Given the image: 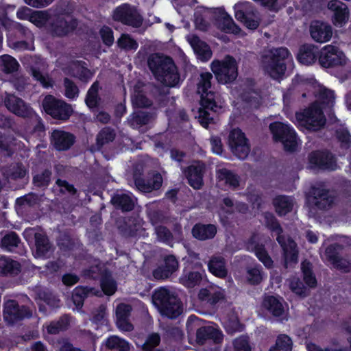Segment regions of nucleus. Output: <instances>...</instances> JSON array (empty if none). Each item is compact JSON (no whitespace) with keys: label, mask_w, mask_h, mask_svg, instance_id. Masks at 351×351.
I'll return each instance as SVG.
<instances>
[{"label":"nucleus","mask_w":351,"mask_h":351,"mask_svg":"<svg viewBox=\"0 0 351 351\" xmlns=\"http://www.w3.org/2000/svg\"><path fill=\"white\" fill-rule=\"evenodd\" d=\"M205 171V165L198 162L195 165H191L184 171L188 180V184L194 189H200L204 185L203 177Z\"/></svg>","instance_id":"nucleus-22"},{"label":"nucleus","mask_w":351,"mask_h":351,"mask_svg":"<svg viewBox=\"0 0 351 351\" xmlns=\"http://www.w3.org/2000/svg\"><path fill=\"white\" fill-rule=\"evenodd\" d=\"M75 141V136L70 132L55 130L51 134V143L58 151L69 149Z\"/></svg>","instance_id":"nucleus-24"},{"label":"nucleus","mask_w":351,"mask_h":351,"mask_svg":"<svg viewBox=\"0 0 351 351\" xmlns=\"http://www.w3.org/2000/svg\"><path fill=\"white\" fill-rule=\"evenodd\" d=\"M198 299L210 306H215L225 299V295L221 290L201 289L198 293Z\"/></svg>","instance_id":"nucleus-35"},{"label":"nucleus","mask_w":351,"mask_h":351,"mask_svg":"<svg viewBox=\"0 0 351 351\" xmlns=\"http://www.w3.org/2000/svg\"><path fill=\"white\" fill-rule=\"evenodd\" d=\"M217 177L219 180L224 181L230 186L237 188L239 186V177L231 170L220 169L217 171Z\"/></svg>","instance_id":"nucleus-44"},{"label":"nucleus","mask_w":351,"mask_h":351,"mask_svg":"<svg viewBox=\"0 0 351 351\" xmlns=\"http://www.w3.org/2000/svg\"><path fill=\"white\" fill-rule=\"evenodd\" d=\"M147 65L156 79L166 86L174 87L179 84L180 74L171 57L152 53L148 58Z\"/></svg>","instance_id":"nucleus-1"},{"label":"nucleus","mask_w":351,"mask_h":351,"mask_svg":"<svg viewBox=\"0 0 351 351\" xmlns=\"http://www.w3.org/2000/svg\"><path fill=\"white\" fill-rule=\"evenodd\" d=\"M77 25L76 18L72 17L68 21L62 14H55L47 25V31L53 37L62 38L73 32Z\"/></svg>","instance_id":"nucleus-14"},{"label":"nucleus","mask_w":351,"mask_h":351,"mask_svg":"<svg viewBox=\"0 0 351 351\" xmlns=\"http://www.w3.org/2000/svg\"><path fill=\"white\" fill-rule=\"evenodd\" d=\"M208 271L215 276L225 278L228 275L226 261L222 256H213L208 263Z\"/></svg>","instance_id":"nucleus-36"},{"label":"nucleus","mask_w":351,"mask_h":351,"mask_svg":"<svg viewBox=\"0 0 351 351\" xmlns=\"http://www.w3.org/2000/svg\"><path fill=\"white\" fill-rule=\"evenodd\" d=\"M160 343V336L158 333L150 334L145 343L143 346V349L145 351H153L154 348L158 346Z\"/></svg>","instance_id":"nucleus-63"},{"label":"nucleus","mask_w":351,"mask_h":351,"mask_svg":"<svg viewBox=\"0 0 351 351\" xmlns=\"http://www.w3.org/2000/svg\"><path fill=\"white\" fill-rule=\"evenodd\" d=\"M312 197L311 203L319 210H327L330 208L334 202L333 197L330 195V191L324 187L323 185L312 186L310 191Z\"/></svg>","instance_id":"nucleus-19"},{"label":"nucleus","mask_w":351,"mask_h":351,"mask_svg":"<svg viewBox=\"0 0 351 351\" xmlns=\"http://www.w3.org/2000/svg\"><path fill=\"white\" fill-rule=\"evenodd\" d=\"M254 253L259 261H261L266 268H273L274 261L267 252L265 245H257L256 251L254 252Z\"/></svg>","instance_id":"nucleus-54"},{"label":"nucleus","mask_w":351,"mask_h":351,"mask_svg":"<svg viewBox=\"0 0 351 351\" xmlns=\"http://www.w3.org/2000/svg\"><path fill=\"white\" fill-rule=\"evenodd\" d=\"M318 63L322 68H335L345 65L346 57L338 47L327 45L319 50Z\"/></svg>","instance_id":"nucleus-13"},{"label":"nucleus","mask_w":351,"mask_h":351,"mask_svg":"<svg viewBox=\"0 0 351 351\" xmlns=\"http://www.w3.org/2000/svg\"><path fill=\"white\" fill-rule=\"evenodd\" d=\"M272 204L277 215L279 217H283L292 211L293 201L289 196L278 195L273 199Z\"/></svg>","instance_id":"nucleus-32"},{"label":"nucleus","mask_w":351,"mask_h":351,"mask_svg":"<svg viewBox=\"0 0 351 351\" xmlns=\"http://www.w3.org/2000/svg\"><path fill=\"white\" fill-rule=\"evenodd\" d=\"M319 49L313 45H303L300 49L297 56L298 61L304 65H311L318 61Z\"/></svg>","instance_id":"nucleus-26"},{"label":"nucleus","mask_w":351,"mask_h":351,"mask_svg":"<svg viewBox=\"0 0 351 351\" xmlns=\"http://www.w3.org/2000/svg\"><path fill=\"white\" fill-rule=\"evenodd\" d=\"M269 130L275 142L283 145L285 151L294 152L298 146L297 133L289 124L274 121L269 124Z\"/></svg>","instance_id":"nucleus-5"},{"label":"nucleus","mask_w":351,"mask_h":351,"mask_svg":"<svg viewBox=\"0 0 351 351\" xmlns=\"http://www.w3.org/2000/svg\"><path fill=\"white\" fill-rule=\"evenodd\" d=\"M0 24L7 31L8 39L12 43L14 49L19 50L29 49L27 40L32 38L33 34L27 27L6 17L0 19Z\"/></svg>","instance_id":"nucleus-4"},{"label":"nucleus","mask_w":351,"mask_h":351,"mask_svg":"<svg viewBox=\"0 0 351 351\" xmlns=\"http://www.w3.org/2000/svg\"><path fill=\"white\" fill-rule=\"evenodd\" d=\"M152 300L160 314L169 319H176L183 312L181 300L175 293L165 287L155 289Z\"/></svg>","instance_id":"nucleus-2"},{"label":"nucleus","mask_w":351,"mask_h":351,"mask_svg":"<svg viewBox=\"0 0 351 351\" xmlns=\"http://www.w3.org/2000/svg\"><path fill=\"white\" fill-rule=\"evenodd\" d=\"M51 19V16L47 11H34L30 16V22L38 27H46Z\"/></svg>","instance_id":"nucleus-49"},{"label":"nucleus","mask_w":351,"mask_h":351,"mask_svg":"<svg viewBox=\"0 0 351 351\" xmlns=\"http://www.w3.org/2000/svg\"><path fill=\"white\" fill-rule=\"evenodd\" d=\"M295 118L306 128L313 130L324 127L326 121L322 108L317 102L313 103L301 112H297Z\"/></svg>","instance_id":"nucleus-9"},{"label":"nucleus","mask_w":351,"mask_h":351,"mask_svg":"<svg viewBox=\"0 0 351 351\" xmlns=\"http://www.w3.org/2000/svg\"><path fill=\"white\" fill-rule=\"evenodd\" d=\"M337 158L328 149L314 150L308 155L307 169L313 171H332L337 169Z\"/></svg>","instance_id":"nucleus-7"},{"label":"nucleus","mask_w":351,"mask_h":351,"mask_svg":"<svg viewBox=\"0 0 351 351\" xmlns=\"http://www.w3.org/2000/svg\"><path fill=\"white\" fill-rule=\"evenodd\" d=\"M264 219L265 226L267 229H269L271 232H283V229L280 226L278 220L274 216L272 213L266 212L264 214Z\"/></svg>","instance_id":"nucleus-56"},{"label":"nucleus","mask_w":351,"mask_h":351,"mask_svg":"<svg viewBox=\"0 0 351 351\" xmlns=\"http://www.w3.org/2000/svg\"><path fill=\"white\" fill-rule=\"evenodd\" d=\"M38 296L51 308L54 309L60 306V300L49 290L40 291Z\"/></svg>","instance_id":"nucleus-52"},{"label":"nucleus","mask_w":351,"mask_h":351,"mask_svg":"<svg viewBox=\"0 0 351 351\" xmlns=\"http://www.w3.org/2000/svg\"><path fill=\"white\" fill-rule=\"evenodd\" d=\"M100 283L101 290L105 295L110 296L116 292L117 285L110 274L106 273L102 275Z\"/></svg>","instance_id":"nucleus-48"},{"label":"nucleus","mask_w":351,"mask_h":351,"mask_svg":"<svg viewBox=\"0 0 351 351\" xmlns=\"http://www.w3.org/2000/svg\"><path fill=\"white\" fill-rule=\"evenodd\" d=\"M21 265L18 261L5 256L0 257V276H15L21 272Z\"/></svg>","instance_id":"nucleus-34"},{"label":"nucleus","mask_w":351,"mask_h":351,"mask_svg":"<svg viewBox=\"0 0 351 351\" xmlns=\"http://www.w3.org/2000/svg\"><path fill=\"white\" fill-rule=\"evenodd\" d=\"M5 107L14 114L21 117H29L32 114V108L21 98L9 94L4 99Z\"/></svg>","instance_id":"nucleus-23"},{"label":"nucleus","mask_w":351,"mask_h":351,"mask_svg":"<svg viewBox=\"0 0 351 351\" xmlns=\"http://www.w3.org/2000/svg\"><path fill=\"white\" fill-rule=\"evenodd\" d=\"M99 100L97 82H94L87 92L85 103L89 108L92 109L99 106Z\"/></svg>","instance_id":"nucleus-53"},{"label":"nucleus","mask_w":351,"mask_h":351,"mask_svg":"<svg viewBox=\"0 0 351 351\" xmlns=\"http://www.w3.org/2000/svg\"><path fill=\"white\" fill-rule=\"evenodd\" d=\"M116 137L114 130L110 127L103 128L96 136V145L98 149L103 147L104 145L112 142Z\"/></svg>","instance_id":"nucleus-40"},{"label":"nucleus","mask_w":351,"mask_h":351,"mask_svg":"<svg viewBox=\"0 0 351 351\" xmlns=\"http://www.w3.org/2000/svg\"><path fill=\"white\" fill-rule=\"evenodd\" d=\"M3 315L4 320L10 325L18 323L32 316V311L26 305H21L15 300L4 302Z\"/></svg>","instance_id":"nucleus-11"},{"label":"nucleus","mask_w":351,"mask_h":351,"mask_svg":"<svg viewBox=\"0 0 351 351\" xmlns=\"http://www.w3.org/2000/svg\"><path fill=\"white\" fill-rule=\"evenodd\" d=\"M242 4L237 3L234 5V16L236 19L243 24L247 29L254 30L256 29L260 22L258 19L254 18V12L251 11H244L240 8Z\"/></svg>","instance_id":"nucleus-28"},{"label":"nucleus","mask_w":351,"mask_h":351,"mask_svg":"<svg viewBox=\"0 0 351 351\" xmlns=\"http://www.w3.org/2000/svg\"><path fill=\"white\" fill-rule=\"evenodd\" d=\"M132 125L143 126L148 124L152 119V114L148 112L137 111L131 115Z\"/></svg>","instance_id":"nucleus-55"},{"label":"nucleus","mask_w":351,"mask_h":351,"mask_svg":"<svg viewBox=\"0 0 351 351\" xmlns=\"http://www.w3.org/2000/svg\"><path fill=\"white\" fill-rule=\"evenodd\" d=\"M327 7L333 12L332 23L337 27H342L349 19L350 12L348 6L340 0H330Z\"/></svg>","instance_id":"nucleus-20"},{"label":"nucleus","mask_w":351,"mask_h":351,"mask_svg":"<svg viewBox=\"0 0 351 351\" xmlns=\"http://www.w3.org/2000/svg\"><path fill=\"white\" fill-rule=\"evenodd\" d=\"M282 251L284 267L285 268H288L289 265L296 264L298 263V250L293 241H291L287 248H285Z\"/></svg>","instance_id":"nucleus-42"},{"label":"nucleus","mask_w":351,"mask_h":351,"mask_svg":"<svg viewBox=\"0 0 351 351\" xmlns=\"http://www.w3.org/2000/svg\"><path fill=\"white\" fill-rule=\"evenodd\" d=\"M21 243V239L16 232H8L1 239L0 247L3 250L12 252Z\"/></svg>","instance_id":"nucleus-38"},{"label":"nucleus","mask_w":351,"mask_h":351,"mask_svg":"<svg viewBox=\"0 0 351 351\" xmlns=\"http://www.w3.org/2000/svg\"><path fill=\"white\" fill-rule=\"evenodd\" d=\"M204 321L195 315H191L186 321V328L187 333L191 335L196 333L198 328L202 327Z\"/></svg>","instance_id":"nucleus-58"},{"label":"nucleus","mask_w":351,"mask_h":351,"mask_svg":"<svg viewBox=\"0 0 351 351\" xmlns=\"http://www.w3.org/2000/svg\"><path fill=\"white\" fill-rule=\"evenodd\" d=\"M303 281L310 288L317 287V281L313 271L312 264L309 261H303L301 264Z\"/></svg>","instance_id":"nucleus-41"},{"label":"nucleus","mask_w":351,"mask_h":351,"mask_svg":"<svg viewBox=\"0 0 351 351\" xmlns=\"http://www.w3.org/2000/svg\"><path fill=\"white\" fill-rule=\"evenodd\" d=\"M99 36L103 43L107 47H111L114 41V32L111 27L108 25H103L99 31Z\"/></svg>","instance_id":"nucleus-61"},{"label":"nucleus","mask_w":351,"mask_h":351,"mask_svg":"<svg viewBox=\"0 0 351 351\" xmlns=\"http://www.w3.org/2000/svg\"><path fill=\"white\" fill-rule=\"evenodd\" d=\"M263 306L275 317H280L285 313L281 300L274 295L265 296L263 300Z\"/></svg>","instance_id":"nucleus-33"},{"label":"nucleus","mask_w":351,"mask_h":351,"mask_svg":"<svg viewBox=\"0 0 351 351\" xmlns=\"http://www.w3.org/2000/svg\"><path fill=\"white\" fill-rule=\"evenodd\" d=\"M64 86L65 89L64 95L66 97L73 99L78 97L79 88L73 80L65 77L64 79Z\"/></svg>","instance_id":"nucleus-60"},{"label":"nucleus","mask_w":351,"mask_h":351,"mask_svg":"<svg viewBox=\"0 0 351 351\" xmlns=\"http://www.w3.org/2000/svg\"><path fill=\"white\" fill-rule=\"evenodd\" d=\"M337 138L341 143V147L345 149L351 147V134L347 130L337 131Z\"/></svg>","instance_id":"nucleus-64"},{"label":"nucleus","mask_w":351,"mask_h":351,"mask_svg":"<svg viewBox=\"0 0 351 351\" xmlns=\"http://www.w3.org/2000/svg\"><path fill=\"white\" fill-rule=\"evenodd\" d=\"M111 204L115 209L122 212H130L134 208V201L128 194L123 193H116L110 199Z\"/></svg>","instance_id":"nucleus-31"},{"label":"nucleus","mask_w":351,"mask_h":351,"mask_svg":"<svg viewBox=\"0 0 351 351\" xmlns=\"http://www.w3.org/2000/svg\"><path fill=\"white\" fill-rule=\"evenodd\" d=\"M117 45L125 51H136L138 47V42L128 34H122L117 40Z\"/></svg>","instance_id":"nucleus-51"},{"label":"nucleus","mask_w":351,"mask_h":351,"mask_svg":"<svg viewBox=\"0 0 351 351\" xmlns=\"http://www.w3.org/2000/svg\"><path fill=\"white\" fill-rule=\"evenodd\" d=\"M204 274V270L200 262L187 261L179 281L186 288H194L200 285Z\"/></svg>","instance_id":"nucleus-16"},{"label":"nucleus","mask_w":351,"mask_h":351,"mask_svg":"<svg viewBox=\"0 0 351 351\" xmlns=\"http://www.w3.org/2000/svg\"><path fill=\"white\" fill-rule=\"evenodd\" d=\"M70 324V318L68 315H64L58 319L52 321L47 326V331L50 335H57L60 332L67 330Z\"/></svg>","instance_id":"nucleus-39"},{"label":"nucleus","mask_w":351,"mask_h":351,"mask_svg":"<svg viewBox=\"0 0 351 351\" xmlns=\"http://www.w3.org/2000/svg\"><path fill=\"white\" fill-rule=\"evenodd\" d=\"M42 106L47 114L60 122L68 121L73 112L71 104L62 99H57L51 95H47L45 97L42 102Z\"/></svg>","instance_id":"nucleus-6"},{"label":"nucleus","mask_w":351,"mask_h":351,"mask_svg":"<svg viewBox=\"0 0 351 351\" xmlns=\"http://www.w3.org/2000/svg\"><path fill=\"white\" fill-rule=\"evenodd\" d=\"M112 19L115 22L134 28L141 27L143 23V18L137 8L128 3L116 7L112 11Z\"/></svg>","instance_id":"nucleus-10"},{"label":"nucleus","mask_w":351,"mask_h":351,"mask_svg":"<svg viewBox=\"0 0 351 351\" xmlns=\"http://www.w3.org/2000/svg\"><path fill=\"white\" fill-rule=\"evenodd\" d=\"M162 177L158 171L149 173L146 178L141 173L134 174V182L136 188L143 193L158 190L162 184Z\"/></svg>","instance_id":"nucleus-17"},{"label":"nucleus","mask_w":351,"mask_h":351,"mask_svg":"<svg viewBox=\"0 0 351 351\" xmlns=\"http://www.w3.org/2000/svg\"><path fill=\"white\" fill-rule=\"evenodd\" d=\"M213 74L210 72H203L200 74V79L197 84V88L199 91L206 93L211 87V80Z\"/></svg>","instance_id":"nucleus-62"},{"label":"nucleus","mask_w":351,"mask_h":351,"mask_svg":"<svg viewBox=\"0 0 351 351\" xmlns=\"http://www.w3.org/2000/svg\"><path fill=\"white\" fill-rule=\"evenodd\" d=\"M36 253L39 257H45L50 251L51 245L47 236L45 234L36 232L34 234Z\"/></svg>","instance_id":"nucleus-37"},{"label":"nucleus","mask_w":351,"mask_h":351,"mask_svg":"<svg viewBox=\"0 0 351 351\" xmlns=\"http://www.w3.org/2000/svg\"><path fill=\"white\" fill-rule=\"evenodd\" d=\"M0 66L2 71L7 74L17 71L20 66L18 61L14 57L8 54L0 56Z\"/></svg>","instance_id":"nucleus-46"},{"label":"nucleus","mask_w":351,"mask_h":351,"mask_svg":"<svg viewBox=\"0 0 351 351\" xmlns=\"http://www.w3.org/2000/svg\"><path fill=\"white\" fill-rule=\"evenodd\" d=\"M210 69L220 84L233 83L239 75L237 62L231 55H226L222 60L214 59Z\"/></svg>","instance_id":"nucleus-3"},{"label":"nucleus","mask_w":351,"mask_h":351,"mask_svg":"<svg viewBox=\"0 0 351 351\" xmlns=\"http://www.w3.org/2000/svg\"><path fill=\"white\" fill-rule=\"evenodd\" d=\"M52 171L51 167L46 168L33 176L32 182L38 188H47L51 182Z\"/></svg>","instance_id":"nucleus-43"},{"label":"nucleus","mask_w":351,"mask_h":351,"mask_svg":"<svg viewBox=\"0 0 351 351\" xmlns=\"http://www.w3.org/2000/svg\"><path fill=\"white\" fill-rule=\"evenodd\" d=\"M343 250V245L339 243L330 244L325 250L327 260L335 268L345 272L350 271L351 263L341 256V252Z\"/></svg>","instance_id":"nucleus-18"},{"label":"nucleus","mask_w":351,"mask_h":351,"mask_svg":"<svg viewBox=\"0 0 351 351\" xmlns=\"http://www.w3.org/2000/svg\"><path fill=\"white\" fill-rule=\"evenodd\" d=\"M106 346L110 350L130 351V343L125 339L116 335L110 336L106 341Z\"/></svg>","instance_id":"nucleus-45"},{"label":"nucleus","mask_w":351,"mask_h":351,"mask_svg":"<svg viewBox=\"0 0 351 351\" xmlns=\"http://www.w3.org/2000/svg\"><path fill=\"white\" fill-rule=\"evenodd\" d=\"M157 239L159 241L170 244L173 241V234L170 230L165 226H158L155 228Z\"/></svg>","instance_id":"nucleus-59"},{"label":"nucleus","mask_w":351,"mask_h":351,"mask_svg":"<svg viewBox=\"0 0 351 351\" xmlns=\"http://www.w3.org/2000/svg\"><path fill=\"white\" fill-rule=\"evenodd\" d=\"M290 55V52L286 47H279L272 51L270 61L266 66L267 71L274 80L281 78L287 69L285 60Z\"/></svg>","instance_id":"nucleus-15"},{"label":"nucleus","mask_w":351,"mask_h":351,"mask_svg":"<svg viewBox=\"0 0 351 351\" xmlns=\"http://www.w3.org/2000/svg\"><path fill=\"white\" fill-rule=\"evenodd\" d=\"M228 145L231 152L239 159H245L250 152L249 141L244 132L237 128L229 132Z\"/></svg>","instance_id":"nucleus-12"},{"label":"nucleus","mask_w":351,"mask_h":351,"mask_svg":"<svg viewBox=\"0 0 351 351\" xmlns=\"http://www.w3.org/2000/svg\"><path fill=\"white\" fill-rule=\"evenodd\" d=\"M213 14L216 22L222 24V29L226 33L238 34L241 29L233 21L232 16L226 12L223 8H215Z\"/></svg>","instance_id":"nucleus-25"},{"label":"nucleus","mask_w":351,"mask_h":351,"mask_svg":"<svg viewBox=\"0 0 351 351\" xmlns=\"http://www.w3.org/2000/svg\"><path fill=\"white\" fill-rule=\"evenodd\" d=\"M292 347L291 338L287 335L280 334L277 337L275 345L269 351H291Z\"/></svg>","instance_id":"nucleus-47"},{"label":"nucleus","mask_w":351,"mask_h":351,"mask_svg":"<svg viewBox=\"0 0 351 351\" xmlns=\"http://www.w3.org/2000/svg\"><path fill=\"white\" fill-rule=\"evenodd\" d=\"M225 331L229 335H233L237 332L241 331V324L237 317H232L223 322Z\"/></svg>","instance_id":"nucleus-57"},{"label":"nucleus","mask_w":351,"mask_h":351,"mask_svg":"<svg viewBox=\"0 0 351 351\" xmlns=\"http://www.w3.org/2000/svg\"><path fill=\"white\" fill-rule=\"evenodd\" d=\"M195 336L196 342L199 345H204L208 340L219 342L222 339L221 332L210 326L204 325L198 328Z\"/></svg>","instance_id":"nucleus-29"},{"label":"nucleus","mask_w":351,"mask_h":351,"mask_svg":"<svg viewBox=\"0 0 351 351\" xmlns=\"http://www.w3.org/2000/svg\"><path fill=\"white\" fill-rule=\"evenodd\" d=\"M31 75L45 88H51L53 85L52 78L48 74H43L39 68L32 67Z\"/></svg>","instance_id":"nucleus-50"},{"label":"nucleus","mask_w":351,"mask_h":351,"mask_svg":"<svg viewBox=\"0 0 351 351\" xmlns=\"http://www.w3.org/2000/svg\"><path fill=\"white\" fill-rule=\"evenodd\" d=\"M310 34L313 40L319 43L328 42L332 36V28L326 22L315 20L310 25Z\"/></svg>","instance_id":"nucleus-21"},{"label":"nucleus","mask_w":351,"mask_h":351,"mask_svg":"<svg viewBox=\"0 0 351 351\" xmlns=\"http://www.w3.org/2000/svg\"><path fill=\"white\" fill-rule=\"evenodd\" d=\"M140 223L135 217H125L119 221L118 229L125 237H135L139 229Z\"/></svg>","instance_id":"nucleus-30"},{"label":"nucleus","mask_w":351,"mask_h":351,"mask_svg":"<svg viewBox=\"0 0 351 351\" xmlns=\"http://www.w3.org/2000/svg\"><path fill=\"white\" fill-rule=\"evenodd\" d=\"M217 232V227L213 223H195L191 230L193 237L199 241H206L213 239Z\"/></svg>","instance_id":"nucleus-27"},{"label":"nucleus","mask_w":351,"mask_h":351,"mask_svg":"<svg viewBox=\"0 0 351 351\" xmlns=\"http://www.w3.org/2000/svg\"><path fill=\"white\" fill-rule=\"evenodd\" d=\"M295 118L306 128L313 130L324 127L326 121L322 108L317 102L313 103L301 112H297Z\"/></svg>","instance_id":"nucleus-8"}]
</instances>
